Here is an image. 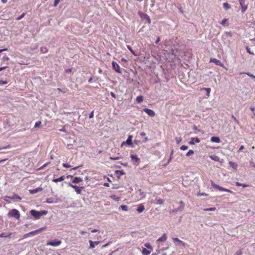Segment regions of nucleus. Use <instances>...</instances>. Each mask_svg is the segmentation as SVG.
I'll list each match as a JSON object with an SVG mask.
<instances>
[{
    "mask_svg": "<svg viewBox=\"0 0 255 255\" xmlns=\"http://www.w3.org/2000/svg\"><path fill=\"white\" fill-rule=\"evenodd\" d=\"M194 153V151L193 150H189L188 152L186 153V155L187 156H190V155L193 154Z\"/></svg>",
    "mask_w": 255,
    "mask_h": 255,
    "instance_id": "obj_32",
    "label": "nucleus"
},
{
    "mask_svg": "<svg viewBox=\"0 0 255 255\" xmlns=\"http://www.w3.org/2000/svg\"><path fill=\"white\" fill-rule=\"evenodd\" d=\"M223 7L226 10H228L230 8V5L227 2L223 3Z\"/></svg>",
    "mask_w": 255,
    "mask_h": 255,
    "instance_id": "obj_30",
    "label": "nucleus"
},
{
    "mask_svg": "<svg viewBox=\"0 0 255 255\" xmlns=\"http://www.w3.org/2000/svg\"><path fill=\"white\" fill-rule=\"evenodd\" d=\"M128 49L130 50V51L133 54H134V52L133 51V50L131 49V48L129 46H128Z\"/></svg>",
    "mask_w": 255,
    "mask_h": 255,
    "instance_id": "obj_58",
    "label": "nucleus"
},
{
    "mask_svg": "<svg viewBox=\"0 0 255 255\" xmlns=\"http://www.w3.org/2000/svg\"><path fill=\"white\" fill-rule=\"evenodd\" d=\"M210 62H213L217 65H219V66L222 65V63H221V61L216 58H211L210 59Z\"/></svg>",
    "mask_w": 255,
    "mask_h": 255,
    "instance_id": "obj_15",
    "label": "nucleus"
},
{
    "mask_svg": "<svg viewBox=\"0 0 255 255\" xmlns=\"http://www.w3.org/2000/svg\"><path fill=\"white\" fill-rule=\"evenodd\" d=\"M59 2H60V0H55L53 6L54 7L57 6V5L59 3Z\"/></svg>",
    "mask_w": 255,
    "mask_h": 255,
    "instance_id": "obj_44",
    "label": "nucleus"
},
{
    "mask_svg": "<svg viewBox=\"0 0 255 255\" xmlns=\"http://www.w3.org/2000/svg\"><path fill=\"white\" fill-rule=\"evenodd\" d=\"M244 148V145L241 146L239 149V151L240 152V151H242Z\"/></svg>",
    "mask_w": 255,
    "mask_h": 255,
    "instance_id": "obj_62",
    "label": "nucleus"
},
{
    "mask_svg": "<svg viewBox=\"0 0 255 255\" xmlns=\"http://www.w3.org/2000/svg\"><path fill=\"white\" fill-rule=\"evenodd\" d=\"M46 203H52L53 202V199L52 198H48L46 200Z\"/></svg>",
    "mask_w": 255,
    "mask_h": 255,
    "instance_id": "obj_43",
    "label": "nucleus"
},
{
    "mask_svg": "<svg viewBox=\"0 0 255 255\" xmlns=\"http://www.w3.org/2000/svg\"><path fill=\"white\" fill-rule=\"evenodd\" d=\"M144 18H146L149 23H150V19L147 14H144Z\"/></svg>",
    "mask_w": 255,
    "mask_h": 255,
    "instance_id": "obj_40",
    "label": "nucleus"
},
{
    "mask_svg": "<svg viewBox=\"0 0 255 255\" xmlns=\"http://www.w3.org/2000/svg\"><path fill=\"white\" fill-rule=\"evenodd\" d=\"M216 210L215 208H206L204 209L203 210L205 211H213Z\"/></svg>",
    "mask_w": 255,
    "mask_h": 255,
    "instance_id": "obj_34",
    "label": "nucleus"
},
{
    "mask_svg": "<svg viewBox=\"0 0 255 255\" xmlns=\"http://www.w3.org/2000/svg\"><path fill=\"white\" fill-rule=\"evenodd\" d=\"M167 239V236L166 234H163L161 237L159 238L157 242H164Z\"/></svg>",
    "mask_w": 255,
    "mask_h": 255,
    "instance_id": "obj_19",
    "label": "nucleus"
},
{
    "mask_svg": "<svg viewBox=\"0 0 255 255\" xmlns=\"http://www.w3.org/2000/svg\"><path fill=\"white\" fill-rule=\"evenodd\" d=\"M63 166L65 168H68L71 167V165L68 164V163H63Z\"/></svg>",
    "mask_w": 255,
    "mask_h": 255,
    "instance_id": "obj_51",
    "label": "nucleus"
},
{
    "mask_svg": "<svg viewBox=\"0 0 255 255\" xmlns=\"http://www.w3.org/2000/svg\"><path fill=\"white\" fill-rule=\"evenodd\" d=\"M144 111L149 116L151 117H153L155 116V112L149 109L145 108L144 109Z\"/></svg>",
    "mask_w": 255,
    "mask_h": 255,
    "instance_id": "obj_9",
    "label": "nucleus"
},
{
    "mask_svg": "<svg viewBox=\"0 0 255 255\" xmlns=\"http://www.w3.org/2000/svg\"><path fill=\"white\" fill-rule=\"evenodd\" d=\"M227 21V19H226V18H224L222 20V21H221V24L223 25H224L226 22V21Z\"/></svg>",
    "mask_w": 255,
    "mask_h": 255,
    "instance_id": "obj_48",
    "label": "nucleus"
},
{
    "mask_svg": "<svg viewBox=\"0 0 255 255\" xmlns=\"http://www.w3.org/2000/svg\"><path fill=\"white\" fill-rule=\"evenodd\" d=\"M136 101L139 103L143 101V97L142 96H139L136 97Z\"/></svg>",
    "mask_w": 255,
    "mask_h": 255,
    "instance_id": "obj_28",
    "label": "nucleus"
},
{
    "mask_svg": "<svg viewBox=\"0 0 255 255\" xmlns=\"http://www.w3.org/2000/svg\"><path fill=\"white\" fill-rule=\"evenodd\" d=\"M45 228H46L45 227H42L39 229H37L35 231L29 232L28 233L25 234V235H23V239L27 238L30 236H34L36 234H38L41 233L42 231L45 230Z\"/></svg>",
    "mask_w": 255,
    "mask_h": 255,
    "instance_id": "obj_3",
    "label": "nucleus"
},
{
    "mask_svg": "<svg viewBox=\"0 0 255 255\" xmlns=\"http://www.w3.org/2000/svg\"><path fill=\"white\" fill-rule=\"evenodd\" d=\"M110 95H111V96L112 97H113V98H116V95L115 94V93H113V92H111Z\"/></svg>",
    "mask_w": 255,
    "mask_h": 255,
    "instance_id": "obj_60",
    "label": "nucleus"
},
{
    "mask_svg": "<svg viewBox=\"0 0 255 255\" xmlns=\"http://www.w3.org/2000/svg\"><path fill=\"white\" fill-rule=\"evenodd\" d=\"M232 118L236 123H237L238 124H239L238 120L234 117V115L232 116Z\"/></svg>",
    "mask_w": 255,
    "mask_h": 255,
    "instance_id": "obj_50",
    "label": "nucleus"
},
{
    "mask_svg": "<svg viewBox=\"0 0 255 255\" xmlns=\"http://www.w3.org/2000/svg\"><path fill=\"white\" fill-rule=\"evenodd\" d=\"M80 167V166H76V167H73L71 169V171L72 170H76L77 169H78L79 167Z\"/></svg>",
    "mask_w": 255,
    "mask_h": 255,
    "instance_id": "obj_63",
    "label": "nucleus"
},
{
    "mask_svg": "<svg viewBox=\"0 0 255 255\" xmlns=\"http://www.w3.org/2000/svg\"><path fill=\"white\" fill-rule=\"evenodd\" d=\"M72 72V69L69 68L65 70V73L67 74L71 73Z\"/></svg>",
    "mask_w": 255,
    "mask_h": 255,
    "instance_id": "obj_45",
    "label": "nucleus"
},
{
    "mask_svg": "<svg viewBox=\"0 0 255 255\" xmlns=\"http://www.w3.org/2000/svg\"><path fill=\"white\" fill-rule=\"evenodd\" d=\"M211 141L213 142L219 143L220 142V139L217 136H212L211 138Z\"/></svg>",
    "mask_w": 255,
    "mask_h": 255,
    "instance_id": "obj_17",
    "label": "nucleus"
},
{
    "mask_svg": "<svg viewBox=\"0 0 255 255\" xmlns=\"http://www.w3.org/2000/svg\"><path fill=\"white\" fill-rule=\"evenodd\" d=\"M183 208H184V206H181L180 207L178 208V210L179 211H182L183 210Z\"/></svg>",
    "mask_w": 255,
    "mask_h": 255,
    "instance_id": "obj_54",
    "label": "nucleus"
},
{
    "mask_svg": "<svg viewBox=\"0 0 255 255\" xmlns=\"http://www.w3.org/2000/svg\"><path fill=\"white\" fill-rule=\"evenodd\" d=\"M211 185L212 186V187L216 189H218L220 191H226V192H232V191L231 190H230L229 189H226V188H224L222 187H221L217 184H216L215 183H214L212 181H211Z\"/></svg>",
    "mask_w": 255,
    "mask_h": 255,
    "instance_id": "obj_4",
    "label": "nucleus"
},
{
    "mask_svg": "<svg viewBox=\"0 0 255 255\" xmlns=\"http://www.w3.org/2000/svg\"><path fill=\"white\" fill-rule=\"evenodd\" d=\"M140 135L141 136H143V137H144V140H143V142H145L146 141H147L148 140V138H147V137L146 136V134L145 132H142L140 133Z\"/></svg>",
    "mask_w": 255,
    "mask_h": 255,
    "instance_id": "obj_27",
    "label": "nucleus"
},
{
    "mask_svg": "<svg viewBox=\"0 0 255 255\" xmlns=\"http://www.w3.org/2000/svg\"><path fill=\"white\" fill-rule=\"evenodd\" d=\"M226 34L227 36L231 37L232 36V34L230 32H226Z\"/></svg>",
    "mask_w": 255,
    "mask_h": 255,
    "instance_id": "obj_56",
    "label": "nucleus"
},
{
    "mask_svg": "<svg viewBox=\"0 0 255 255\" xmlns=\"http://www.w3.org/2000/svg\"><path fill=\"white\" fill-rule=\"evenodd\" d=\"M132 136L129 135L128 136V139H127L126 142H123L122 145H123L125 143L127 144L128 145H131L132 144Z\"/></svg>",
    "mask_w": 255,
    "mask_h": 255,
    "instance_id": "obj_13",
    "label": "nucleus"
},
{
    "mask_svg": "<svg viewBox=\"0 0 255 255\" xmlns=\"http://www.w3.org/2000/svg\"><path fill=\"white\" fill-rule=\"evenodd\" d=\"M236 185L237 186H243V187H247V186H248V185H246V184H242V183H240V182H237L236 183Z\"/></svg>",
    "mask_w": 255,
    "mask_h": 255,
    "instance_id": "obj_33",
    "label": "nucleus"
},
{
    "mask_svg": "<svg viewBox=\"0 0 255 255\" xmlns=\"http://www.w3.org/2000/svg\"><path fill=\"white\" fill-rule=\"evenodd\" d=\"M144 245L146 247V249L153 251V248L149 243H145Z\"/></svg>",
    "mask_w": 255,
    "mask_h": 255,
    "instance_id": "obj_29",
    "label": "nucleus"
},
{
    "mask_svg": "<svg viewBox=\"0 0 255 255\" xmlns=\"http://www.w3.org/2000/svg\"><path fill=\"white\" fill-rule=\"evenodd\" d=\"M7 198H10V199L15 200L16 201H19L21 199V198L17 195L14 194L11 197H7Z\"/></svg>",
    "mask_w": 255,
    "mask_h": 255,
    "instance_id": "obj_16",
    "label": "nucleus"
},
{
    "mask_svg": "<svg viewBox=\"0 0 255 255\" xmlns=\"http://www.w3.org/2000/svg\"><path fill=\"white\" fill-rule=\"evenodd\" d=\"M68 185L74 189L77 194H80L81 193L82 190L84 188V187L83 186L78 187L76 185H73L71 183H69Z\"/></svg>",
    "mask_w": 255,
    "mask_h": 255,
    "instance_id": "obj_5",
    "label": "nucleus"
},
{
    "mask_svg": "<svg viewBox=\"0 0 255 255\" xmlns=\"http://www.w3.org/2000/svg\"><path fill=\"white\" fill-rule=\"evenodd\" d=\"M203 90H205L207 91V96H209V94L210 93V92H211V89L210 88H204Z\"/></svg>",
    "mask_w": 255,
    "mask_h": 255,
    "instance_id": "obj_39",
    "label": "nucleus"
},
{
    "mask_svg": "<svg viewBox=\"0 0 255 255\" xmlns=\"http://www.w3.org/2000/svg\"><path fill=\"white\" fill-rule=\"evenodd\" d=\"M89 244H90V249H93L95 247V246L96 245H98L100 244V241H95V242H93L91 240H90L89 241Z\"/></svg>",
    "mask_w": 255,
    "mask_h": 255,
    "instance_id": "obj_11",
    "label": "nucleus"
},
{
    "mask_svg": "<svg viewBox=\"0 0 255 255\" xmlns=\"http://www.w3.org/2000/svg\"><path fill=\"white\" fill-rule=\"evenodd\" d=\"M2 60L3 61H8L9 60V58L7 56H4L3 58H2Z\"/></svg>",
    "mask_w": 255,
    "mask_h": 255,
    "instance_id": "obj_53",
    "label": "nucleus"
},
{
    "mask_svg": "<svg viewBox=\"0 0 255 255\" xmlns=\"http://www.w3.org/2000/svg\"><path fill=\"white\" fill-rule=\"evenodd\" d=\"M65 179V177L64 176H62L59 178L53 179L52 181L54 182H58L60 181H63Z\"/></svg>",
    "mask_w": 255,
    "mask_h": 255,
    "instance_id": "obj_22",
    "label": "nucleus"
},
{
    "mask_svg": "<svg viewBox=\"0 0 255 255\" xmlns=\"http://www.w3.org/2000/svg\"><path fill=\"white\" fill-rule=\"evenodd\" d=\"M8 82L6 80L3 81V80H0V85H2L4 84H7Z\"/></svg>",
    "mask_w": 255,
    "mask_h": 255,
    "instance_id": "obj_42",
    "label": "nucleus"
},
{
    "mask_svg": "<svg viewBox=\"0 0 255 255\" xmlns=\"http://www.w3.org/2000/svg\"><path fill=\"white\" fill-rule=\"evenodd\" d=\"M94 117V111H92L89 115V118L92 119Z\"/></svg>",
    "mask_w": 255,
    "mask_h": 255,
    "instance_id": "obj_52",
    "label": "nucleus"
},
{
    "mask_svg": "<svg viewBox=\"0 0 255 255\" xmlns=\"http://www.w3.org/2000/svg\"><path fill=\"white\" fill-rule=\"evenodd\" d=\"M198 195L200 196H207V194L205 193H199Z\"/></svg>",
    "mask_w": 255,
    "mask_h": 255,
    "instance_id": "obj_49",
    "label": "nucleus"
},
{
    "mask_svg": "<svg viewBox=\"0 0 255 255\" xmlns=\"http://www.w3.org/2000/svg\"><path fill=\"white\" fill-rule=\"evenodd\" d=\"M144 210V206L142 204H140L138 205V208L137 209V211L138 213H140L143 211Z\"/></svg>",
    "mask_w": 255,
    "mask_h": 255,
    "instance_id": "obj_18",
    "label": "nucleus"
},
{
    "mask_svg": "<svg viewBox=\"0 0 255 255\" xmlns=\"http://www.w3.org/2000/svg\"><path fill=\"white\" fill-rule=\"evenodd\" d=\"M156 203L157 204H163V200L161 199H158L157 200Z\"/></svg>",
    "mask_w": 255,
    "mask_h": 255,
    "instance_id": "obj_46",
    "label": "nucleus"
},
{
    "mask_svg": "<svg viewBox=\"0 0 255 255\" xmlns=\"http://www.w3.org/2000/svg\"><path fill=\"white\" fill-rule=\"evenodd\" d=\"M121 208L123 211H127L128 210V207L127 205H121Z\"/></svg>",
    "mask_w": 255,
    "mask_h": 255,
    "instance_id": "obj_35",
    "label": "nucleus"
},
{
    "mask_svg": "<svg viewBox=\"0 0 255 255\" xmlns=\"http://www.w3.org/2000/svg\"><path fill=\"white\" fill-rule=\"evenodd\" d=\"M210 157L213 160L215 161H219L220 160V158L219 156H217V155H211L210 156Z\"/></svg>",
    "mask_w": 255,
    "mask_h": 255,
    "instance_id": "obj_25",
    "label": "nucleus"
},
{
    "mask_svg": "<svg viewBox=\"0 0 255 255\" xmlns=\"http://www.w3.org/2000/svg\"><path fill=\"white\" fill-rule=\"evenodd\" d=\"M61 243L62 242L60 240H55L47 242L46 245L56 247L61 245Z\"/></svg>",
    "mask_w": 255,
    "mask_h": 255,
    "instance_id": "obj_6",
    "label": "nucleus"
},
{
    "mask_svg": "<svg viewBox=\"0 0 255 255\" xmlns=\"http://www.w3.org/2000/svg\"><path fill=\"white\" fill-rule=\"evenodd\" d=\"M159 254V251L157 250L156 252L152 253L151 255H158Z\"/></svg>",
    "mask_w": 255,
    "mask_h": 255,
    "instance_id": "obj_59",
    "label": "nucleus"
},
{
    "mask_svg": "<svg viewBox=\"0 0 255 255\" xmlns=\"http://www.w3.org/2000/svg\"><path fill=\"white\" fill-rule=\"evenodd\" d=\"M42 190V188L38 187L33 190H29V191H30V193L35 194V193H36L41 191Z\"/></svg>",
    "mask_w": 255,
    "mask_h": 255,
    "instance_id": "obj_20",
    "label": "nucleus"
},
{
    "mask_svg": "<svg viewBox=\"0 0 255 255\" xmlns=\"http://www.w3.org/2000/svg\"><path fill=\"white\" fill-rule=\"evenodd\" d=\"M172 240H173V241L176 242L177 243V244H176V246H179V245H181L183 246V247H185L186 245V244L184 242L180 240L178 238H173L172 239Z\"/></svg>",
    "mask_w": 255,
    "mask_h": 255,
    "instance_id": "obj_10",
    "label": "nucleus"
},
{
    "mask_svg": "<svg viewBox=\"0 0 255 255\" xmlns=\"http://www.w3.org/2000/svg\"><path fill=\"white\" fill-rule=\"evenodd\" d=\"M160 41V37H158L157 39L155 41V43H158Z\"/></svg>",
    "mask_w": 255,
    "mask_h": 255,
    "instance_id": "obj_61",
    "label": "nucleus"
},
{
    "mask_svg": "<svg viewBox=\"0 0 255 255\" xmlns=\"http://www.w3.org/2000/svg\"><path fill=\"white\" fill-rule=\"evenodd\" d=\"M182 139V138L181 137H177L175 138V140L177 143H179L181 141Z\"/></svg>",
    "mask_w": 255,
    "mask_h": 255,
    "instance_id": "obj_36",
    "label": "nucleus"
},
{
    "mask_svg": "<svg viewBox=\"0 0 255 255\" xmlns=\"http://www.w3.org/2000/svg\"><path fill=\"white\" fill-rule=\"evenodd\" d=\"M120 158L119 157H110V159H112V160H118Z\"/></svg>",
    "mask_w": 255,
    "mask_h": 255,
    "instance_id": "obj_57",
    "label": "nucleus"
},
{
    "mask_svg": "<svg viewBox=\"0 0 255 255\" xmlns=\"http://www.w3.org/2000/svg\"><path fill=\"white\" fill-rule=\"evenodd\" d=\"M11 234V233H9L8 234H6L5 233H1L0 234V238H7L10 237Z\"/></svg>",
    "mask_w": 255,
    "mask_h": 255,
    "instance_id": "obj_26",
    "label": "nucleus"
},
{
    "mask_svg": "<svg viewBox=\"0 0 255 255\" xmlns=\"http://www.w3.org/2000/svg\"><path fill=\"white\" fill-rule=\"evenodd\" d=\"M112 66L113 69L118 73H121V71L120 70V66L114 61H113L112 62Z\"/></svg>",
    "mask_w": 255,
    "mask_h": 255,
    "instance_id": "obj_8",
    "label": "nucleus"
},
{
    "mask_svg": "<svg viewBox=\"0 0 255 255\" xmlns=\"http://www.w3.org/2000/svg\"><path fill=\"white\" fill-rule=\"evenodd\" d=\"M245 74L248 75L249 77L254 79L255 80V76L250 73H245Z\"/></svg>",
    "mask_w": 255,
    "mask_h": 255,
    "instance_id": "obj_41",
    "label": "nucleus"
},
{
    "mask_svg": "<svg viewBox=\"0 0 255 255\" xmlns=\"http://www.w3.org/2000/svg\"><path fill=\"white\" fill-rule=\"evenodd\" d=\"M130 157L131 158V160L134 162H137L139 160V159L137 157V155H131L130 156Z\"/></svg>",
    "mask_w": 255,
    "mask_h": 255,
    "instance_id": "obj_23",
    "label": "nucleus"
},
{
    "mask_svg": "<svg viewBox=\"0 0 255 255\" xmlns=\"http://www.w3.org/2000/svg\"><path fill=\"white\" fill-rule=\"evenodd\" d=\"M188 148V146H186V145H182L180 147V149L182 150H185L186 149H187Z\"/></svg>",
    "mask_w": 255,
    "mask_h": 255,
    "instance_id": "obj_38",
    "label": "nucleus"
},
{
    "mask_svg": "<svg viewBox=\"0 0 255 255\" xmlns=\"http://www.w3.org/2000/svg\"><path fill=\"white\" fill-rule=\"evenodd\" d=\"M242 254V252L241 251H237L235 255H241Z\"/></svg>",
    "mask_w": 255,
    "mask_h": 255,
    "instance_id": "obj_55",
    "label": "nucleus"
},
{
    "mask_svg": "<svg viewBox=\"0 0 255 255\" xmlns=\"http://www.w3.org/2000/svg\"><path fill=\"white\" fill-rule=\"evenodd\" d=\"M200 140L199 138L197 137H193L191 138V140L189 142V144L191 145H194L195 142L199 143L200 142Z\"/></svg>",
    "mask_w": 255,
    "mask_h": 255,
    "instance_id": "obj_12",
    "label": "nucleus"
},
{
    "mask_svg": "<svg viewBox=\"0 0 255 255\" xmlns=\"http://www.w3.org/2000/svg\"><path fill=\"white\" fill-rule=\"evenodd\" d=\"M31 215L35 219H39L42 216L45 215L47 213L46 211H37L35 210H31L30 211Z\"/></svg>",
    "mask_w": 255,
    "mask_h": 255,
    "instance_id": "obj_1",
    "label": "nucleus"
},
{
    "mask_svg": "<svg viewBox=\"0 0 255 255\" xmlns=\"http://www.w3.org/2000/svg\"><path fill=\"white\" fill-rule=\"evenodd\" d=\"M6 68V67H0V71Z\"/></svg>",
    "mask_w": 255,
    "mask_h": 255,
    "instance_id": "obj_64",
    "label": "nucleus"
},
{
    "mask_svg": "<svg viewBox=\"0 0 255 255\" xmlns=\"http://www.w3.org/2000/svg\"><path fill=\"white\" fill-rule=\"evenodd\" d=\"M239 2L242 7V12L244 13L248 8L247 5L245 4V0H239Z\"/></svg>",
    "mask_w": 255,
    "mask_h": 255,
    "instance_id": "obj_7",
    "label": "nucleus"
},
{
    "mask_svg": "<svg viewBox=\"0 0 255 255\" xmlns=\"http://www.w3.org/2000/svg\"><path fill=\"white\" fill-rule=\"evenodd\" d=\"M25 15V13H23L21 15H20L19 17H18L16 19L17 20H20L22 19Z\"/></svg>",
    "mask_w": 255,
    "mask_h": 255,
    "instance_id": "obj_47",
    "label": "nucleus"
},
{
    "mask_svg": "<svg viewBox=\"0 0 255 255\" xmlns=\"http://www.w3.org/2000/svg\"><path fill=\"white\" fill-rule=\"evenodd\" d=\"M40 51L42 53H45L48 51V49L46 47H41Z\"/></svg>",
    "mask_w": 255,
    "mask_h": 255,
    "instance_id": "obj_31",
    "label": "nucleus"
},
{
    "mask_svg": "<svg viewBox=\"0 0 255 255\" xmlns=\"http://www.w3.org/2000/svg\"><path fill=\"white\" fill-rule=\"evenodd\" d=\"M83 181V179L81 177H75L72 181V182L74 183H78Z\"/></svg>",
    "mask_w": 255,
    "mask_h": 255,
    "instance_id": "obj_21",
    "label": "nucleus"
},
{
    "mask_svg": "<svg viewBox=\"0 0 255 255\" xmlns=\"http://www.w3.org/2000/svg\"><path fill=\"white\" fill-rule=\"evenodd\" d=\"M41 124V122H40V121L37 122L35 124L34 128H36L39 127V126H40Z\"/></svg>",
    "mask_w": 255,
    "mask_h": 255,
    "instance_id": "obj_37",
    "label": "nucleus"
},
{
    "mask_svg": "<svg viewBox=\"0 0 255 255\" xmlns=\"http://www.w3.org/2000/svg\"><path fill=\"white\" fill-rule=\"evenodd\" d=\"M229 164L230 166L232 167L234 169H236L238 167L237 164L232 161H230Z\"/></svg>",
    "mask_w": 255,
    "mask_h": 255,
    "instance_id": "obj_24",
    "label": "nucleus"
},
{
    "mask_svg": "<svg viewBox=\"0 0 255 255\" xmlns=\"http://www.w3.org/2000/svg\"><path fill=\"white\" fill-rule=\"evenodd\" d=\"M7 216L9 217H13L17 220H19L20 218V213L17 210L13 209L9 211L7 214Z\"/></svg>",
    "mask_w": 255,
    "mask_h": 255,
    "instance_id": "obj_2",
    "label": "nucleus"
},
{
    "mask_svg": "<svg viewBox=\"0 0 255 255\" xmlns=\"http://www.w3.org/2000/svg\"><path fill=\"white\" fill-rule=\"evenodd\" d=\"M152 251V250H150L146 248H143L141 252L142 255H149Z\"/></svg>",
    "mask_w": 255,
    "mask_h": 255,
    "instance_id": "obj_14",
    "label": "nucleus"
}]
</instances>
